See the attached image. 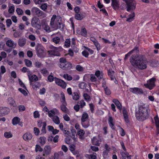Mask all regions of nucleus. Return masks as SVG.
<instances>
[{
  "instance_id": "1",
  "label": "nucleus",
  "mask_w": 159,
  "mask_h": 159,
  "mask_svg": "<svg viewBox=\"0 0 159 159\" xmlns=\"http://www.w3.org/2000/svg\"><path fill=\"white\" fill-rule=\"evenodd\" d=\"M131 65L135 68L139 70L146 69L148 66V61L143 55H132L129 59Z\"/></svg>"
},
{
  "instance_id": "2",
  "label": "nucleus",
  "mask_w": 159,
  "mask_h": 159,
  "mask_svg": "<svg viewBox=\"0 0 159 159\" xmlns=\"http://www.w3.org/2000/svg\"><path fill=\"white\" fill-rule=\"evenodd\" d=\"M149 110L145 104L139 105L138 111L135 113V116L138 120L142 121L146 120L148 116Z\"/></svg>"
},
{
  "instance_id": "3",
  "label": "nucleus",
  "mask_w": 159,
  "mask_h": 159,
  "mask_svg": "<svg viewBox=\"0 0 159 159\" xmlns=\"http://www.w3.org/2000/svg\"><path fill=\"white\" fill-rule=\"evenodd\" d=\"M50 25L52 28L56 30L59 29L62 30L65 27V24L62 20L61 17L56 15H53L52 16L51 19Z\"/></svg>"
},
{
  "instance_id": "4",
  "label": "nucleus",
  "mask_w": 159,
  "mask_h": 159,
  "mask_svg": "<svg viewBox=\"0 0 159 159\" xmlns=\"http://www.w3.org/2000/svg\"><path fill=\"white\" fill-rule=\"evenodd\" d=\"M51 36L52 37V41L56 44H60L61 43V39L63 38L62 35L59 32L53 34Z\"/></svg>"
},
{
  "instance_id": "5",
  "label": "nucleus",
  "mask_w": 159,
  "mask_h": 159,
  "mask_svg": "<svg viewBox=\"0 0 159 159\" xmlns=\"http://www.w3.org/2000/svg\"><path fill=\"white\" fill-rule=\"evenodd\" d=\"M35 49L37 55L39 57H44L45 54V48L42 45L39 44H37Z\"/></svg>"
},
{
  "instance_id": "6",
  "label": "nucleus",
  "mask_w": 159,
  "mask_h": 159,
  "mask_svg": "<svg viewBox=\"0 0 159 159\" xmlns=\"http://www.w3.org/2000/svg\"><path fill=\"white\" fill-rule=\"evenodd\" d=\"M31 11L33 14L39 17L40 16L42 18L46 17L45 14L38 7H33L31 9Z\"/></svg>"
},
{
  "instance_id": "7",
  "label": "nucleus",
  "mask_w": 159,
  "mask_h": 159,
  "mask_svg": "<svg viewBox=\"0 0 159 159\" xmlns=\"http://www.w3.org/2000/svg\"><path fill=\"white\" fill-rule=\"evenodd\" d=\"M127 5V10L129 11L131 10L135 9L136 3L133 0H124Z\"/></svg>"
},
{
  "instance_id": "8",
  "label": "nucleus",
  "mask_w": 159,
  "mask_h": 159,
  "mask_svg": "<svg viewBox=\"0 0 159 159\" xmlns=\"http://www.w3.org/2000/svg\"><path fill=\"white\" fill-rule=\"evenodd\" d=\"M40 23V21L39 19L36 17L33 18L31 22L32 26L38 29H40L41 28V25Z\"/></svg>"
},
{
  "instance_id": "9",
  "label": "nucleus",
  "mask_w": 159,
  "mask_h": 159,
  "mask_svg": "<svg viewBox=\"0 0 159 159\" xmlns=\"http://www.w3.org/2000/svg\"><path fill=\"white\" fill-rule=\"evenodd\" d=\"M54 49V50H52L48 51L49 54L50 56H60V53L57 50H61L62 48L61 47H59L58 48L53 47Z\"/></svg>"
},
{
  "instance_id": "10",
  "label": "nucleus",
  "mask_w": 159,
  "mask_h": 159,
  "mask_svg": "<svg viewBox=\"0 0 159 159\" xmlns=\"http://www.w3.org/2000/svg\"><path fill=\"white\" fill-rule=\"evenodd\" d=\"M155 79L152 78L147 81V83L144 84V86L150 90L152 89L155 86Z\"/></svg>"
},
{
  "instance_id": "11",
  "label": "nucleus",
  "mask_w": 159,
  "mask_h": 159,
  "mask_svg": "<svg viewBox=\"0 0 159 159\" xmlns=\"http://www.w3.org/2000/svg\"><path fill=\"white\" fill-rule=\"evenodd\" d=\"M55 83L61 87L63 89H65L66 86V84L64 81L55 77Z\"/></svg>"
},
{
  "instance_id": "12",
  "label": "nucleus",
  "mask_w": 159,
  "mask_h": 159,
  "mask_svg": "<svg viewBox=\"0 0 159 159\" xmlns=\"http://www.w3.org/2000/svg\"><path fill=\"white\" fill-rule=\"evenodd\" d=\"M8 39L6 42V45L9 48H15L16 46V43L13 40L10 38H7Z\"/></svg>"
},
{
  "instance_id": "13",
  "label": "nucleus",
  "mask_w": 159,
  "mask_h": 159,
  "mask_svg": "<svg viewBox=\"0 0 159 159\" xmlns=\"http://www.w3.org/2000/svg\"><path fill=\"white\" fill-rule=\"evenodd\" d=\"M51 150V148L50 146H45L43 151V156L45 157H47L50 154Z\"/></svg>"
},
{
  "instance_id": "14",
  "label": "nucleus",
  "mask_w": 159,
  "mask_h": 159,
  "mask_svg": "<svg viewBox=\"0 0 159 159\" xmlns=\"http://www.w3.org/2000/svg\"><path fill=\"white\" fill-rule=\"evenodd\" d=\"M129 91L130 92L136 94H142L143 93L142 89L137 87L130 88L129 89Z\"/></svg>"
},
{
  "instance_id": "15",
  "label": "nucleus",
  "mask_w": 159,
  "mask_h": 159,
  "mask_svg": "<svg viewBox=\"0 0 159 159\" xmlns=\"http://www.w3.org/2000/svg\"><path fill=\"white\" fill-rule=\"evenodd\" d=\"M41 25L43 28V29L47 32L49 33L53 30H55L53 28H52L50 26L49 27V26L46 23H42Z\"/></svg>"
},
{
  "instance_id": "16",
  "label": "nucleus",
  "mask_w": 159,
  "mask_h": 159,
  "mask_svg": "<svg viewBox=\"0 0 159 159\" xmlns=\"http://www.w3.org/2000/svg\"><path fill=\"white\" fill-rule=\"evenodd\" d=\"M48 116L50 118L53 117L55 115H59V111L56 108H54L48 111Z\"/></svg>"
},
{
  "instance_id": "17",
  "label": "nucleus",
  "mask_w": 159,
  "mask_h": 159,
  "mask_svg": "<svg viewBox=\"0 0 159 159\" xmlns=\"http://www.w3.org/2000/svg\"><path fill=\"white\" fill-rule=\"evenodd\" d=\"M32 138V135L30 132L25 133L23 136V139L25 141H29L31 140Z\"/></svg>"
},
{
  "instance_id": "18",
  "label": "nucleus",
  "mask_w": 159,
  "mask_h": 159,
  "mask_svg": "<svg viewBox=\"0 0 159 159\" xmlns=\"http://www.w3.org/2000/svg\"><path fill=\"white\" fill-rule=\"evenodd\" d=\"M123 113L125 122L129 123V122L128 119L129 115L127 110L124 108L123 109Z\"/></svg>"
},
{
  "instance_id": "19",
  "label": "nucleus",
  "mask_w": 159,
  "mask_h": 159,
  "mask_svg": "<svg viewBox=\"0 0 159 159\" xmlns=\"http://www.w3.org/2000/svg\"><path fill=\"white\" fill-rule=\"evenodd\" d=\"M111 6L113 8L116 10L118 9L119 7V1L117 0H111Z\"/></svg>"
},
{
  "instance_id": "20",
  "label": "nucleus",
  "mask_w": 159,
  "mask_h": 159,
  "mask_svg": "<svg viewBox=\"0 0 159 159\" xmlns=\"http://www.w3.org/2000/svg\"><path fill=\"white\" fill-rule=\"evenodd\" d=\"M72 66V64L70 62L67 61L60 67L63 70H67L71 68Z\"/></svg>"
},
{
  "instance_id": "21",
  "label": "nucleus",
  "mask_w": 159,
  "mask_h": 159,
  "mask_svg": "<svg viewBox=\"0 0 159 159\" xmlns=\"http://www.w3.org/2000/svg\"><path fill=\"white\" fill-rule=\"evenodd\" d=\"M108 122L110 127L112 129H114V120L111 116H109Z\"/></svg>"
},
{
  "instance_id": "22",
  "label": "nucleus",
  "mask_w": 159,
  "mask_h": 159,
  "mask_svg": "<svg viewBox=\"0 0 159 159\" xmlns=\"http://www.w3.org/2000/svg\"><path fill=\"white\" fill-rule=\"evenodd\" d=\"M98 79L101 80L102 79L103 76V73L102 71L99 70L96 71L95 73Z\"/></svg>"
},
{
  "instance_id": "23",
  "label": "nucleus",
  "mask_w": 159,
  "mask_h": 159,
  "mask_svg": "<svg viewBox=\"0 0 159 159\" xmlns=\"http://www.w3.org/2000/svg\"><path fill=\"white\" fill-rule=\"evenodd\" d=\"M29 79L30 81V84L31 85L32 82L38 81V78L36 75H33L29 78Z\"/></svg>"
},
{
  "instance_id": "24",
  "label": "nucleus",
  "mask_w": 159,
  "mask_h": 159,
  "mask_svg": "<svg viewBox=\"0 0 159 159\" xmlns=\"http://www.w3.org/2000/svg\"><path fill=\"white\" fill-rule=\"evenodd\" d=\"M2 116H4L8 114L10 112V108L7 107H1Z\"/></svg>"
},
{
  "instance_id": "25",
  "label": "nucleus",
  "mask_w": 159,
  "mask_h": 159,
  "mask_svg": "<svg viewBox=\"0 0 159 159\" xmlns=\"http://www.w3.org/2000/svg\"><path fill=\"white\" fill-rule=\"evenodd\" d=\"M92 141L93 144L97 146H99L101 141L99 140L97 137H93L92 139Z\"/></svg>"
},
{
  "instance_id": "26",
  "label": "nucleus",
  "mask_w": 159,
  "mask_h": 159,
  "mask_svg": "<svg viewBox=\"0 0 159 159\" xmlns=\"http://www.w3.org/2000/svg\"><path fill=\"white\" fill-rule=\"evenodd\" d=\"M122 156L121 159H130L131 156L129 155V154L127 152H121Z\"/></svg>"
},
{
  "instance_id": "27",
  "label": "nucleus",
  "mask_w": 159,
  "mask_h": 159,
  "mask_svg": "<svg viewBox=\"0 0 159 159\" xmlns=\"http://www.w3.org/2000/svg\"><path fill=\"white\" fill-rule=\"evenodd\" d=\"M48 130L52 132L53 134H56L59 132V130L57 129H54L53 127L52 126H48Z\"/></svg>"
},
{
  "instance_id": "28",
  "label": "nucleus",
  "mask_w": 159,
  "mask_h": 159,
  "mask_svg": "<svg viewBox=\"0 0 159 159\" xmlns=\"http://www.w3.org/2000/svg\"><path fill=\"white\" fill-rule=\"evenodd\" d=\"M20 119L17 117H14L12 120V123L13 125H15L18 124L20 121Z\"/></svg>"
},
{
  "instance_id": "29",
  "label": "nucleus",
  "mask_w": 159,
  "mask_h": 159,
  "mask_svg": "<svg viewBox=\"0 0 159 159\" xmlns=\"http://www.w3.org/2000/svg\"><path fill=\"white\" fill-rule=\"evenodd\" d=\"M4 136L7 139H9L12 137L13 134L11 131H6L4 133Z\"/></svg>"
},
{
  "instance_id": "30",
  "label": "nucleus",
  "mask_w": 159,
  "mask_h": 159,
  "mask_svg": "<svg viewBox=\"0 0 159 159\" xmlns=\"http://www.w3.org/2000/svg\"><path fill=\"white\" fill-rule=\"evenodd\" d=\"M112 101L115 104L118 109H119L120 110H121V105L118 100L116 99H114Z\"/></svg>"
},
{
  "instance_id": "31",
  "label": "nucleus",
  "mask_w": 159,
  "mask_h": 159,
  "mask_svg": "<svg viewBox=\"0 0 159 159\" xmlns=\"http://www.w3.org/2000/svg\"><path fill=\"white\" fill-rule=\"evenodd\" d=\"M53 121L56 124L58 125L60 123V120L59 117L57 116H55L52 117Z\"/></svg>"
},
{
  "instance_id": "32",
  "label": "nucleus",
  "mask_w": 159,
  "mask_h": 159,
  "mask_svg": "<svg viewBox=\"0 0 159 159\" xmlns=\"http://www.w3.org/2000/svg\"><path fill=\"white\" fill-rule=\"evenodd\" d=\"M108 75L110 77L111 80H113L114 76V71L112 70H107Z\"/></svg>"
},
{
  "instance_id": "33",
  "label": "nucleus",
  "mask_w": 159,
  "mask_h": 159,
  "mask_svg": "<svg viewBox=\"0 0 159 159\" xmlns=\"http://www.w3.org/2000/svg\"><path fill=\"white\" fill-rule=\"evenodd\" d=\"M26 40L25 38L19 39L18 41V44L20 46H23L26 43Z\"/></svg>"
},
{
  "instance_id": "34",
  "label": "nucleus",
  "mask_w": 159,
  "mask_h": 159,
  "mask_svg": "<svg viewBox=\"0 0 159 159\" xmlns=\"http://www.w3.org/2000/svg\"><path fill=\"white\" fill-rule=\"evenodd\" d=\"M88 117V115L87 113H83L81 118V122H86L87 120Z\"/></svg>"
},
{
  "instance_id": "35",
  "label": "nucleus",
  "mask_w": 159,
  "mask_h": 159,
  "mask_svg": "<svg viewBox=\"0 0 159 159\" xmlns=\"http://www.w3.org/2000/svg\"><path fill=\"white\" fill-rule=\"evenodd\" d=\"M84 17V16L82 14H80L79 13H76L75 15V18L77 20H82Z\"/></svg>"
},
{
  "instance_id": "36",
  "label": "nucleus",
  "mask_w": 159,
  "mask_h": 159,
  "mask_svg": "<svg viewBox=\"0 0 159 159\" xmlns=\"http://www.w3.org/2000/svg\"><path fill=\"white\" fill-rule=\"evenodd\" d=\"M134 16L135 15L134 13H132L130 15H129L127 19V21L129 22L132 21L134 19Z\"/></svg>"
},
{
  "instance_id": "37",
  "label": "nucleus",
  "mask_w": 159,
  "mask_h": 159,
  "mask_svg": "<svg viewBox=\"0 0 159 159\" xmlns=\"http://www.w3.org/2000/svg\"><path fill=\"white\" fill-rule=\"evenodd\" d=\"M15 11V7L12 4H10L9 5L8 12L10 14L13 13Z\"/></svg>"
},
{
  "instance_id": "38",
  "label": "nucleus",
  "mask_w": 159,
  "mask_h": 159,
  "mask_svg": "<svg viewBox=\"0 0 159 159\" xmlns=\"http://www.w3.org/2000/svg\"><path fill=\"white\" fill-rule=\"evenodd\" d=\"M66 104H62V105L61 106V110L65 113L67 112L68 109L66 107Z\"/></svg>"
},
{
  "instance_id": "39",
  "label": "nucleus",
  "mask_w": 159,
  "mask_h": 159,
  "mask_svg": "<svg viewBox=\"0 0 159 159\" xmlns=\"http://www.w3.org/2000/svg\"><path fill=\"white\" fill-rule=\"evenodd\" d=\"M98 79L94 74H91L90 75V80L92 82H96L98 81Z\"/></svg>"
},
{
  "instance_id": "40",
  "label": "nucleus",
  "mask_w": 159,
  "mask_h": 159,
  "mask_svg": "<svg viewBox=\"0 0 159 159\" xmlns=\"http://www.w3.org/2000/svg\"><path fill=\"white\" fill-rule=\"evenodd\" d=\"M137 50V48H134V49H133L131 51L129 52L128 53H127V54H126L125 55V57L124 59V60L125 61L127 59L128 57L135 50Z\"/></svg>"
},
{
  "instance_id": "41",
  "label": "nucleus",
  "mask_w": 159,
  "mask_h": 159,
  "mask_svg": "<svg viewBox=\"0 0 159 159\" xmlns=\"http://www.w3.org/2000/svg\"><path fill=\"white\" fill-rule=\"evenodd\" d=\"M96 154L95 153H93L92 154L87 155L86 157L89 159H96Z\"/></svg>"
},
{
  "instance_id": "42",
  "label": "nucleus",
  "mask_w": 159,
  "mask_h": 159,
  "mask_svg": "<svg viewBox=\"0 0 159 159\" xmlns=\"http://www.w3.org/2000/svg\"><path fill=\"white\" fill-rule=\"evenodd\" d=\"M60 64L59 66L60 67L62 66L65 63H66L67 61H66V59L64 58H61L59 59Z\"/></svg>"
},
{
  "instance_id": "43",
  "label": "nucleus",
  "mask_w": 159,
  "mask_h": 159,
  "mask_svg": "<svg viewBox=\"0 0 159 159\" xmlns=\"http://www.w3.org/2000/svg\"><path fill=\"white\" fill-rule=\"evenodd\" d=\"M7 102L9 104L11 105L14 106L15 103V101L12 98H9L7 99Z\"/></svg>"
},
{
  "instance_id": "44",
  "label": "nucleus",
  "mask_w": 159,
  "mask_h": 159,
  "mask_svg": "<svg viewBox=\"0 0 159 159\" xmlns=\"http://www.w3.org/2000/svg\"><path fill=\"white\" fill-rule=\"evenodd\" d=\"M24 61L26 65L28 67H31L32 66V62L30 60L27 59H25L24 60Z\"/></svg>"
},
{
  "instance_id": "45",
  "label": "nucleus",
  "mask_w": 159,
  "mask_h": 159,
  "mask_svg": "<svg viewBox=\"0 0 159 159\" xmlns=\"http://www.w3.org/2000/svg\"><path fill=\"white\" fill-rule=\"evenodd\" d=\"M39 143L42 145L45 144L46 141V138L44 137H41L39 138Z\"/></svg>"
},
{
  "instance_id": "46",
  "label": "nucleus",
  "mask_w": 159,
  "mask_h": 159,
  "mask_svg": "<svg viewBox=\"0 0 159 159\" xmlns=\"http://www.w3.org/2000/svg\"><path fill=\"white\" fill-rule=\"evenodd\" d=\"M48 7L47 4L46 3H43L41 4L39 7L43 11H45L47 10Z\"/></svg>"
},
{
  "instance_id": "47",
  "label": "nucleus",
  "mask_w": 159,
  "mask_h": 159,
  "mask_svg": "<svg viewBox=\"0 0 159 159\" xmlns=\"http://www.w3.org/2000/svg\"><path fill=\"white\" fill-rule=\"evenodd\" d=\"M61 102L62 104H66L65 98L64 94L63 93H61Z\"/></svg>"
},
{
  "instance_id": "48",
  "label": "nucleus",
  "mask_w": 159,
  "mask_h": 159,
  "mask_svg": "<svg viewBox=\"0 0 159 159\" xmlns=\"http://www.w3.org/2000/svg\"><path fill=\"white\" fill-rule=\"evenodd\" d=\"M40 72L44 76H46L48 74V71L45 68H44L41 70Z\"/></svg>"
},
{
  "instance_id": "49",
  "label": "nucleus",
  "mask_w": 159,
  "mask_h": 159,
  "mask_svg": "<svg viewBox=\"0 0 159 159\" xmlns=\"http://www.w3.org/2000/svg\"><path fill=\"white\" fill-rule=\"evenodd\" d=\"M76 69L79 71H83L84 70V68L80 65H77L76 67Z\"/></svg>"
},
{
  "instance_id": "50",
  "label": "nucleus",
  "mask_w": 159,
  "mask_h": 159,
  "mask_svg": "<svg viewBox=\"0 0 159 159\" xmlns=\"http://www.w3.org/2000/svg\"><path fill=\"white\" fill-rule=\"evenodd\" d=\"M70 39H66L65 42V46L67 48L69 47L70 44Z\"/></svg>"
},
{
  "instance_id": "51",
  "label": "nucleus",
  "mask_w": 159,
  "mask_h": 159,
  "mask_svg": "<svg viewBox=\"0 0 159 159\" xmlns=\"http://www.w3.org/2000/svg\"><path fill=\"white\" fill-rule=\"evenodd\" d=\"M63 77L66 80L69 81L71 80H72V77L70 75L67 74L64 75Z\"/></svg>"
},
{
  "instance_id": "52",
  "label": "nucleus",
  "mask_w": 159,
  "mask_h": 159,
  "mask_svg": "<svg viewBox=\"0 0 159 159\" xmlns=\"http://www.w3.org/2000/svg\"><path fill=\"white\" fill-rule=\"evenodd\" d=\"M80 108H82L86 105V103L83 100H81L78 103Z\"/></svg>"
},
{
  "instance_id": "53",
  "label": "nucleus",
  "mask_w": 159,
  "mask_h": 159,
  "mask_svg": "<svg viewBox=\"0 0 159 159\" xmlns=\"http://www.w3.org/2000/svg\"><path fill=\"white\" fill-rule=\"evenodd\" d=\"M79 97L80 96L77 93H73V98L74 100H77L79 99Z\"/></svg>"
},
{
  "instance_id": "54",
  "label": "nucleus",
  "mask_w": 159,
  "mask_h": 159,
  "mask_svg": "<svg viewBox=\"0 0 159 159\" xmlns=\"http://www.w3.org/2000/svg\"><path fill=\"white\" fill-rule=\"evenodd\" d=\"M81 34L82 36L85 37L87 36V32L85 28H83L82 29Z\"/></svg>"
},
{
  "instance_id": "55",
  "label": "nucleus",
  "mask_w": 159,
  "mask_h": 159,
  "mask_svg": "<svg viewBox=\"0 0 159 159\" xmlns=\"http://www.w3.org/2000/svg\"><path fill=\"white\" fill-rule=\"evenodd\" d=\"M22 19L25 22V25H28L30 24V22L28 21V19L26 16H23L22 17Z\"/></svg>"
},
{
  "instance_id": "56",
  "label": "nucleus",
  "mask_w": 159,
  "mask_h": 159,
  "mask_svg": "<svg viewBox=\"0 0 159 159\" xmlns=\"http://www.w3.org/2000/svg\"><path fill=\"white\" fill-rule=\"evenodd\" d=\"M83 97L85 100L87 101L88 102L90 100V96L86 93H84L83 94Z\"/></svg>"
},
{
  "instance_id": "57",
  "label": "nucleus",
  "mask_w": 159,
  "mask_h": 159,
  "mask_svg": "<svg viewBox=\"0 0 159 159\" xmlns=\"http://www.w3.org/2000/svg\"><path fill=\"white\" fill-rule=\"evenodd\" d=\"M43 150V149L39 145L37 144L35 146V151L36 152L38 151L42 152Z\"/></svg>"
},
{
  "instance_id": "58",
  "label": "nucleus",
  "mask_w": 159,
  "mask_h": 159,
  "mask_svg": "<svg viewBox=\"0 0 159 159\" xmlns=\"http://www.w3.org/2000/svg\"><path fill=\"white\" fill-rule=\"evenodd\" d=\"M52 73H51V74L49 75L48 77V81L50 82H52L55 80V77L52 75Z\"/></svg>"
},
{
  "instance_id": "59",
  "label": "nucleus",
  "mask_w": 159,
  "mask_h": 159,
  "mask_svg": "<svg viewBox=\"0 0 159 159\" xmlns=\"http://www.w3.org/2000/svg\"><path fill=\"white\" fill-rule=\"evenodd\" d=\"M34 132L36 135L38 136L39 135L40 131L39 129L37 128L34 127Z\"/></svg>"
},
{
  "instance_id": "60",
  "label": "nucleus",
  "mask_w": 159,
  "mask_h": 159,
  "mask_svg": "<svg viewBox=\"0 0 159 159\" xmlns=\"http://www.w3.org/2000/svg\"><path fill=\"white\" fill-rule=\"evenodd\" d=\"M34 2L35 4H41L42 2H43L45 1V0H34Z\"/></svg>"
},
{
  "instance_id": "61",
  "label": "nucleus",
  "mask_w": 159,
  "mask_h": 159,
  "mask_svg": "<svg viewBox=\"0 0 159 159\" xmlns=\"http://www.w3.org/2000/svg\"><path fill=\"white\" fill-rule=\"evenodd\" d=\"M84 134V131L82 129H80L78 131V134L80 137H82Z\"/></svg>"
},
{
  "instance_id": "62",
  "label": "nucleus",
  "mask_w": 159,
  "mask_h": 159,
  "mask_svg": "<svg viewBox=\"0 0 159 159\" xmlns=\"http://www.w3.org/2000/svg\"><path fill=\"white\" fill-rule=\"evenodd\" d=\"M18 110L19 111H23L25 109V108L24 106L20 105L18 106Z\"/></svg>"
},
{
  "instance_id": "63",
  "label": "nucleus",
  "mask_w": 159,
  "mask_h": 159,
  "mask_svg": "<svg viewBox=\"0 0 159 159\" xmlns=\"http://www.w3.org/2000/svg\"><path fill=\"white\" fill-rule=\"evenodd\" d=\"M16 11L17 14L19 15H22L23 13V10L20 8H17L16 9Z\"/></svg>"
},
{
  "instance_id": "64",
  "label": "nucleus",
  "mask_w": 159,
  "mask_h": 159,
  "mask_svg": "<svg viewBox=\"0 0 159 159\" xmlns=\"http://www.w3.org/2000/svg\"><path fill=\"white\" fill-rule=\"evenodd\" d=\"M94 44L96 46L97 50L98 51L100 49V46L98 41H97L96 42H95V43H94Z\"/></svg>"
}]
</instances>
